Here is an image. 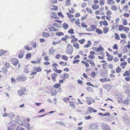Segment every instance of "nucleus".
I'll return each instance as SVG.
<instances>
[{
	"instance_id": "1",
	"label": "nucleus",
	"mask_w": 130,
	"mask_h": 130,
	"mask_svg": "<svg viewBox=\"0 0 130 130\" xmlns=\"http://www.w3.org/2000/svg\"><path fill=\"white\" fill-rule=\"evenodd\" d=\"M73 51V48L72 46L70 44H68L66 48V52L69 55L71 54Z\"/></svg>"
},
{
	"instance_id": "2",
	"label": "nucleus",
	"mask_w": 130,
	"mask_h": 130,
	"mask_svg": "<svg viewBox=\"0 0 130 130\" xmlns=\"http://www.w3.org/2000/svg\"><path fill=\"white\" fill-rule=\"evenodd\" d=\"M26 79V76L23 75H20L17 76L16 80L18 82H23Z\"/></svg>"
},
{
	"instance_id": "3",
	"label": "nucleus",
	"mask_w": 130,
	"mask_h": 130,
	"mask_svg": "<svg viewBox=\"0 0 130 130\" xmlns=\"http://www.w3.org/2000/svg\"><path fill=\"white\" fill-rule=\"evenodd\" d=\"M26 91V90L25 88L24 87H21L20 89L17 91L18 94L21 96L25 94V93Z\"/></svg>"
},
{
	"instance_id": "4",
	"label": "nucleus",
	"mask_w": 130,
	"mask_h": 130,
	"mask_svg": "<svg viewBox=\"0 0 130 130\" xmlns=\"http://www.w3.org/2000/svg\"><path fill=\"white\" fill-rule=\"evenodd\" d=\"M101 127L103 130H110V127L107 124L104 123H102Z\"/></svg>"
},
{
	"instance_id": "5",
	"label": "nucleus",
	"mask_w": 130,
	"mask_h": 130,
	"mask_svg": "<svg viewBox=\"0 0 130 130\" xmlns=\"http://www.w3.org/2000/svg\"><path fill=\"white\" fill-rule=\"evenodd\" d=\"M89 129L92 130H97L98 126L97 125L92 124L89 127Z\"/></svg>"
},
{
	"instance_id": "6",
	"label": "nucleus",
	"mask_w": 130,
	"mask_h": 130,
	"mask_svg": "<svg viewBox=\"0 0 130 130\" xmlns=\"http://www.w3.org/2000/svg\"><path fill=\"white\" fill-rule=\"evenodd\" d=\"M11 62L14 66L17 65L19 62L18 60L15 58L13 59H11Z\"/></svg>"
},
{
	"instance_id": "7",
	"label": "nucleus",
	"mask_w": 130,
	"mask_h": 130,
	"mask_svg": "<svg viewBox=\"0 0 130 130\" xmlns=\"http://www.w3.org/2000/svg\"><path fill=\"white\" fill-rule=\"evenodd\" d=\"M33 69L34 70L38 72H41L42 71V69L40 67H33Z\"/></svg>"
},
{
	"instance_id": "8",
	"label": "nucleus",
	"mask_w": 130,
	"mask_h": 130,
	"mask_svg": "<svg viewBox=\"0 0 130 130\" xmlns=\"http://www.w3.org/2000/svg\"><path fill=\"white\" fill-rule=\"evenodd\" d=\"M111 80L110 79L108 78H103L100 79V81L103 83L107 81H111Z\"/></svg>"
},
{
	"instance_id": "9",
	"label": "nucleus",
	"mask_w": 130,
	"mask_h": 130,
	"mask_svg": "<svg viewBox=\"0 0 130 130\" xmlns=\"http://www.w3.org/2000/svg\"><path fill=\"white\" fill-rule=\"evenodd\" d=\"M92 44L91 41L90 40L87 41V44L84 45V47L85 48H88Z\"/></svg>"
},
{
	"instance_id": "10",
	"label": "nucleus",
	"mask_w": 130,
	"mask_h": 130,
	"mask_svg": "<svg viewBox=\"0 0 130 130\" xmlns=\"http://www.w3.org/2000/svg\"><path fill=\"white\" fill-rule=\"evenodd\" d=\"M103 87L104 88L107 90L108 91H109L111 88V86L109 85H105Z\"/></svg>"
},
{
	"instance_id": "11",
	"label": "nucleus",
	"mask_w": 130,
	"mask_h": 130,
	"mask_svg": "<svg viewBox=\"0 0 130 130\" xmlns=\"http://www.w3.org/2000/svg\"><path fill=\"white\" fill-rule=\"evenodd\" d=\"M88 110L90 112H96L97 111L96 110L94 109L93 108L90 107H88Z\"/></svg>"
},
{
	"instance_id": "12",
	"label": "nucleus",
	"mask_w": 130,
	"mask_h": 130,
	"mask_svg": "<svg viewBox=\"0 0 130 130\" xmlns=\"http://www.w3.org/2000/svg\"><path fill=\"white\" fill-rule=\"evenodd\" d=\"M50 8L51 10L53 11H56L58 9L57 6L53 5H51Z\"/></svg>"
},
{
	"instance_id": "13",
	"label": "nucleus",
	"mask_w": 130,
	"mask_h": 130,
	"mask_svg": "<svg viewBox=\"0 0 130 130\" xmlns=\"http://www.w3.org/2000/svg\"><path fill=\"white\" fill-rule=\"evenodd\" d=\"M92 8L94 10H96L98 9L99 8V6L98 5L94 4L92 5Z\"/></svg>"
},
{
	"instance_id": "14",
	"label": "nucleus",
	"mask_w": 130,
	"mask_h": 130,
	"mask_svg": "<svg viewBox=\"0 0 130 130\" xmlns=\"http://www.w3.org/2000/svg\"><path fill=\"white\" fill-rule=\"evenodd\" d=\"M86 98L87 99L86 100V103L88 105H90L92 103L90 98L88 97H87Z\"/></svg>"
},
{
	"instance_id": "15",
	"label": "nucleus",
	"mask_w": 130,
	"mask_h": 130,
	"mask_svg": "<svg viewBox=\"0 0 130 130\" xmlns=\"http://www.w3.org/2000/svg\"><path fill=\"white\" fill-rule=\"evenodd\" d=\"M24 51H21L20 52V54L19 55L18 57L20 58H22L24 55Z\"/></svg>"
},
{
	"instance_id": "16",
	"label": "nucleus",
	"mask_w": 130,
	"mask_h": 130,
	"mask_svg": "<svg viewBox=\"0 0 130 130\" xmlns=\"http://www.w3.org/2000/svg\"><path fill=\"white\" fill-rule=\"evenodd\" d=\"M109 30V28L108 27H104L103 28V31L104 34H106L108 32Z\"/></svg>"
},
{
	"instance_id": "17",
	"label": "nucleus",
	"mask_w": 130,
	"mask_h": 130,
	"mask_svg": "<svg viewBox=\"0 0 130 130\" xmlns=\"http://www.w3.org/2000/svg\"><path fill=\"white\" fill-rule=\"evenodd\" d=\"M42 36L43 37L47 38L50 36V35L47 32H43L42 34Z\"/></svg>"
},
{
	"instance_id": "18",
	"label": "nucleus",
	"mask_w": 130,
	"mask_h": 130,
	"mask_svg": "<svg viewBox=\"0 0 130 130\" xmlns=\"http://www.w3.org/2000/svg\"><path fill=\"white\" fill-rule=\"evenodd\" d=\"M107 3L109 5H112L114 4L115 2L113 0H108Z\"/></svg>"
},
{
	"instance_id": "19",
	"label": "nucleus",
	"mask_w": 130,
	"mask_h": 130,
	"mask_svg": "<svg viewBox=\"0 0 130 130\" xmlns=\"http://www.w3.org/2000/svg\"><path fill=\"white\" fill-rule=\"evenodd\" d=\"M7 52V51H4L3 50L0 49V56L3 55Z\"/></svg>"
},
{
	"instance_id": "20",
	"label": "nucleus",
	"mask_w": 130,
	"mask_h": 130,
	"mask_svg": "<svg viewBox=\"0 0 130 130\" xmlns=\"http://www.w3.org/2000/svg\"><path fill=\"white\" fill-rule=\"evenodd\" d=\"M2 72L4 73H7L8 71V69L4 67H3L2 69Z\"/></svg>"
},
{
	"instance_id": "21",
	"label": "nucleus",
	"mask_w": 130,
	"mask_h": 130,
	"mask_svg": "<svg viewBox=\"0 0 130 130\" xmlns=\"http://www.w3.org/2000/svg\"><path fill=\"white\" fill-rule=\"evenodd\" d=\"M130 75V72L128 71H126L123 73V75L124 76H129Z\"/></svg>"
},
{
	"instance_id": "22",
	"label": "nucleus",
	"mask_w": 130,
	"mask_h": 130,
	"mask_svg": "<svg viewBox=\"0 0 130 130\" xmlns=\"http://www.w3.org/2000/svg\"><path fill=\"white\" fill-rule=\"evenodd\" d=\"M68 25L66 23H64L62 27L64 29H67L68 28Z\"/></svg>"
},
{
	"instance_id": "23",
	"label": "nucleus",
	"mask_w": 130,
	"mask_h": 130,
	"mask_svg": "<svg viewBox=\"0 0 130 130\" xmlns=\"http://www.w3.org/2000/svg\"><path fill=\"white\" fill-rule=\"evenodd\" d=\"M24 48L25 50L29 51L32 50V48L30 47L29 45H26L24 47Z\"/></svg>"
},
{
	"instance_id": "24",
	"label": "nucleus",
	"mask_w": 130,
	"mask_h": 130,
	"mask_svg": "<svg viewBox=\"0 0 130 130\" xmlns=\"http://www.w3.org/2000/svg\"><path fill=\"white\" fill-rule=\"evenodd\" d=\"M25 126L28 129V130H30L31 129V127L30 126V124L27 122H26V124L25 125Z\"/></svg>"
},
{
	"instance_id": "25",
	"label": "nucleus",
	"mask_w": 130,
	"mask_h": 130,
	"mask_svg": "<svg viewBox=\"0 0 130 130\" xmlns=\"http://www.w3.org/2000/svg\"><path fill=\"white\" fill-rule=\"evenodd\" d=\"M117 8L116 5H112L111 8V9L114 11H116L117 10Z\"/></svg>"
},
{
	"instance_id": "26",
	"label": "nucleus",
	"mask_w": 130,
	"mask_h": 130,
	"mask_svg": "<svg viewBox=\"0 0 130 130\" xmlns=\"http://www.w3.org/2000/svg\"><path fill=\"white\" fill-rule=\"evenodd\" d=\"M55 51V50L53 49V47H52L50 48L48 51L50 53L53 54Z\"/></svg>"
},
{
	"instance_id": "27",
	"label": "nucleus",
	"mask_w": 130,
	"mask_h": 130,
	"mask_svg": "<svg viewBox=\"0 0 130 130\" xmlns=\"http://www.w3.org/2000/svg\"><path fill=\"white\" fill-rule=\"evenodd\" d=\"M73 46L77 49L79 48V45L78 43H77L75 42L73 44Z\"/></svg>"
},
{
	"instance_id": "28",
	"label": "nucleus",
	"mask_w": 130,
	"mask_h": 130,
	"mask_svg": "<svg viewBox=\"0 0 130 130\" xmlns=\"http://www.w3.org/2000/svg\"><path fill=\"white\" fill-rule=\"evenodd\" d=\"M61 86V85L59 83H57L55 84L53 86V87L56 89L58 88L59 87H60Z\"/></svg>"
},
{
	"instance_id": "29",
	"label": "nucleus",
	"mask_w": 130,
	"mask_h": 130,
	"mask_svg": "<svg viewBox=\"0 0 130 130\" xmlns=\"http://www.w3.org/2000/svg\"><path fill=\"white\" fill-rule=\"evenodd\" d=\"M68 32L71 35L74 34V30L72 28H71L70 29L68 30Z\"/></svg>"
},
{
	"instance_id": "30",
	"label": "nucleus",
	"mask_w": 130,
	"mask_h": 130,
	"mask_svg": "<svg viewBox=\"0 0 130 130\" xmlns=\"http://www.w3.org/2000/svg\"><path fill=\"white\" fill-rule=\"evenodd\" d=\"M104 51V48L102 47L101 45H100L99 47L97 48V51Z\"/></svg>"
},
{
	"instance_id": "31",
	"label": "nucleus",
	"mask_w": 130,
	"mask_h": 130,
	"mask_svg": "<svg viewBox=\"0 0 130 130\" xmlns=\"http://www.w3.org/2000/svg\"><path fill=\"white\" fill-rule=\"evenodd\" d=\"M115 39L117 40H119L120 39L119 35L117 33L115 34Z\"/></svg>"
},
{
	"instance_id": "32",
	"label": "nucleus",
	"mask_w": 130,
	"mask_h": 130,
	"mask_svg": "<svg viewBox=\"0 0 130 130\" xmlns=\"http://www.w3.org/2000/svg\"><path fill=\"white\" fill-rule=\"evenodd\" d=\"M53 25L55 27H57L59 28H60L61 27V25L56 23H54L53 24Z\"/></svg>"
},
{
	"instance_id": "33",
	"label": "nucleus",
	"mask_w": 130,
	"mask_h": 130,
	"mask_svg": "<svg viewBox=\"0 0 130 130\" xmlns=\"http://www.w3.org/2000/svg\"><path fill=\"white\" fill-rule=\"evenodd\" d=\"M31 56V53H27L26 56V59H30V58Z\"/></svg>"
},
{
	"instance_id": "34",
	"label": "nucleus",
	"mask_w": 130,
	"mask_h": 130,
	"mask_svg": "<svg viewBox=\"0 0 130 130\" xmlns=\"http://www.w3.org/2000/svg\"><path fill=\"white\" fill-rule=\"evenodd\" d=\"M61 58L63 59L65 61H67L68 60V57L65 55H62L61 57Z\"/></svg>"
},
{
	"instance_id": "35",
	"label": "nucleus",
	"mask_w": 130,
	"mask_h": 130,
	"mask_svg": "<svg viewBox=\"0 0 130 130\" xmlns=\"http://www.w3.org/2000/svg\"><path fill=\"white\" fill-rule=\"evenodd\" d=\"M95 31L99 34H101L103 33L102 31L99 28H96V29Z\"/></svg>"
},
{
	"instance_id": "36",
	"label": "nucleus",
	"mask_w": 130,
	"mask_h": 130,
	"mask_svg": "<svg viewBox=\"0 0 130 130\" xmlns=\"http://www.w3.org/2000/svg\"><path fill=\"white\" fill-rule=\"evenodd\" d=\"M56 35L58 36H60L61 35H63V33L61 32H57L56 34Z\"/></svg>"
},
{
	"instance_id": "37",
	"label": "nucleus",
	"mask_w": 130,
	"mask_h": 130,
	"mask_svg": "<svg viewBox=\"0 0 130 130\" xmlns=\"http://www.w3.org/2000/svg\"><path fill=\"white\" fill-rule=\"evenodd\" d=\"M14 115L12 113H10L8 115L7 117L10 118V119H12L14 116Z\"/></svg>"
},
{
	"instance_id": "38",
	"label": "nucleus",
	"mask_w": 130,
	"mask_h": 130,
	"mask_svg": "<svg viewBox=\"0 0 130 130\" xmlns=\"http://www.w3.org/2000/svg\"><path fill=\"white\" fill-rule=\"evenodd\" d=\"M129 100L126 99L124 101L123 103L124 104L127 105L129 104Z\"/></svg>"
},
{
	"instance_id": "39",
	"label": "nucleus",
	"mask_w": 130,
	"mask_h": 130,
	"mask_svg": "<svg viewBox=\"0 0 130 130\" xmlns=\"http://www.w3.org/2000/svg\"><path fill=\"white\" fill-rule=\"evenodd\" d=\"M69 74L67 73H64L63 74L64 77L63 78L65 79H67L69 77Z\"/></svg>"
},
{
	"instance_id": "40",
	"label": "nucleus",
	"mask_w": 130,
	"mask_h": 130,
	"mask_svg": "<svg viewBox=\"0 0 130 130\" xmlns=\"http://www.w3.org/2000/svg\"><path fill=\"white\" fill-rule=\"evenodd\" d=\"M48 29L50 31H55L56 30L55 28L52 26L51 27H50Z\"/></svg>"
},
{
	"instance_id": "41",
	"label": "nucleus",
	"mask_w": 130,
	"mask_h": 130,
	"mask_svg": "<svg viewBox=\"0 0 130 130\" xmlns=\"http://www.w3.org/2000/svg\"><path fill=\"white\" fill-rule=\"evenodd\" d=\"M53 70L56 73H60L62 71L61 70H58L57 69H53Z\"/></svg>"
},
{
	"instance_id": "42",
	"label": "nucleus",
	"mask_w": 130,
	"mask_h": 130,
	"mask_svg": "<svg viewBox=\"0 0 130 130\" xmlns=\"http://www.w3.org/2000/svg\"><path fill=\"white\" fill-rule=\"evenodd\" d=\"M5 66L4 67H5L6 68L8 69L10 67V64L8 62H6L5 63Z\"/></svg>"
},
{
	"instance_id": "43",
	"label": "nucleus",
	"mask_w": 130,
	"mask_h": 130,
	"mask_svg": "<svg viewBox=\"0 0 130 130\" xmlns=\"http://www.w3.org/2000/svg\"><path fill=\"white\" fill-rule=\"evenodd\" d=\"M116 72L118 73L121 72V69L120 68L119 66H118V67L116 69Z\"/></svg>"
},
{
	"instance_id": "44",
	"label": "nucleus",
	"mask_w": 130,
	"mask_h": 130,
	"mask_svg": "<svg viewBox=\"0 0 130 130\" xmlns=\"http://www.w3.org/2000/svg\"><path fill=\"white\" fill-rule=\"evenodd\" d=\"M119 27V31H121L123 30L124 29V26L122 25H120Z\"/></svg>"
},
{
	"instance_id": "45",
	"label": "nucleus",
	"mask_w": 130,
	"mask_h": 130,
	"mask_svg": "<svg viewBox=\"0 0 130 130\" xmlns=\"http://www.w3.org/2000/svg\"><path fill=\"white\" fill-rule=\"evenodd\" d=\"M66 13L67 14L68 17L69 18L74 17V15H73L70 14L69 13L67 12Z\"/></svg>"
},
{
	"instance_id": "46",
	"label": "nucleus",
	"mask_w": 130,
	"mask_h": 130,
	"mask_svg": "<svg viewBox=\"0 0 130 130\" xmlns=\"http://www.w3.org/2000/svg\"><path fill=\"white\" fill-rule=\"evenodd\" d=\"M105 2L103 0H100V1L99 4L101 6H103L104 5Z\"/></svg>"
},
{
	"instance_id": "47",
	"label": "nucleus",
	"mask_w": 130,
	"mask_h": 130,
	"mask_svg": "<svg viewBox=\"0 0 130 130\" xmlns=\"http://www.w3.org/2000/svg\"><path fill=\"white\" fill-rule=\"evenodd\" d=\"M127 64V63L126 62H121L120 64V66H125Z\"/></svg>"
},
{
	"instance_id": "48",
	"label": "nucleus",
	"mask_w": 130,
	"mask_h": 130,
	"mask_svg": "<svg viewBox=\"0 0 130 130\" xmlns=\"http://www.w3.org/2000/svg\"><path fill=\"white\" fill-rule=\"evenodd\" d=\"M51 93L52 96L55 95L57 93L56 90H55L51 92Z\"/></svg>"
},
{
	"instance_id": "49",
	"label": "nucleus",
	"mask_w": 130,
	"mask_h": 130,
	"mask_svg": "<svg viewBox=\"0 0 130 130\" xmlns=\"http://www.w3.org/2000/svg\"><path fill=\"white\" fill-rule=\"evenodd\" d=\"M41 58L38 57V59L36 61V63L39 64L40 61H41Z\"/></svg>"
},
{
	"instance_id": "50",
	"label": "nucleus",
	"mask_w": 130,
	"mask_h": 130,
	"mask_svg": "<svg viewBox=\"0 0 130 130\" xmlns=\"http://www.w3.org/2000/svg\"><path fill=\"white\" fill-rule=\"evenodd\" d=\"M112 12L109 10H108L106 11V13L108 15H110L112 14Z\"/></svg>"
},
{
	"instance_id": "51",
	"label": "nucleus",
	"mask_w": 130,
	"mask_h": 130,
	"mask_svg": "<svg viewBox=\"0 0 130 130\" xmlns=\"http://www.w3.org/2000/svg\"><path fill=\"white\" fill-rule=\"evenodd\" d=\"M59 63L60 64L63 66H66L67 64V62H64L62 61H61Z\"/></svg>"
},
{
	"instance_id": "52",
	"label": "nucleus",
	"mask_w": 130,
	"mask_h": 130,
	"mask_svg": "<svg viewBox=\"0 0 130 130\" xmlns=\"http://www.w3.org/2000/svg\"><path fill=\"white\" fill-rule=\"evenodd\" d=\"M85 41V39H82L81 40H79L78 42H79L81 44H83Z\"/></svg>"
},
{
	"instance_id": "53",
	"label": "nucleus",
	"mask_w": 130,
	"mask_h": 130,
	"mask_svg": "<svg viewBox=\"0 0 130 130\" xmlns=\"http://www.w3.org/2000/svg\"><path fill=\"white\" fill-rule=\"evenodd\" d=\"M123 24L124 25H127V20L126 19H124L123 20Z\"/></svg>"
},
{
	"instance_id": "54",
	"label": "nucleus",
	"mask_w": 130,
	"mask_h": 130,
	"mask_svg": "<svg viewBox=\"0 0 130 130\" xmlns=\"http://www.w3.org/2000/svg\"><path fill=\"white\" fill-rule=\"evenodd\" d=\"M69 103L70 104V105L71 106H72L73 107V108H75V106L74 105V104L73 103V102H69Z\"/></svg>"
},
{
	"instance_id": "55",
	"label": "nucleus",
	"mask_w": 130,
	"mask_h": 130,
	"mask_svg": "<svg viewBox=\"0 0 130 130\" xmlns=\"http://www.w3.org/2000/svg\"><path fill=\"white\" fill-rule=\"evenodd\" d=\"M113 58V57L111 56H110L108 57L107 58V59L109 61H111Z\"/></svg>"
},
{
	"instance_id": "56",
	"label": "nucleus",
	"mask_w": 130,
	"mask_h": 130,
	"mask_svg": "<svg viewBox=\"0 0 130 130\" xmlns=\"http://www.w3.org/2000/svg\"><path fill=\"white\" fill-rule=\"evenodd\" d=\"M75 10L73 8H71V10H70L69 9V12L70 13H74V11Z\"/></svg>"
},
{
	"instance_id": "57",
	"label": "nucleus",
	"mask_w": 130,
	"mask_h": 130,
	"mask_svg": "<svg viewBox=\"0 0 130 130\" xmlns=\"http://www.w3.org/2000/svg\"><path fill=\"white\" fill-rule=\"evenodd\" d=\"M120 36L121 38H126V35L125 34H121Z\"/></svg>"
},
{
	"instance_id": "58",
	"label": "nucleus",
	"mask_w": 130,
	"mask_h": 130,
	"mask_svg": "<svg viewBox=\"0 0 130 130\" xmlns=\"http://www.w3.org/2000/svg\"><path fill=\"white\" fill-rule=\"evenodd\" d=\"M70 0H67L66 2V5H65V6H66V5L67 6L69 5L70 4Z\"/></svg>"
},
{
	"instance_id": "59",
	"label": "nucleus",
	"mask_w": 130,
	"mask_h": 130,
	"mask_svg": "<svg viewBox=\"0 0 130 130\" xmlns=\"http://www.w3.org/2000/svg\"><path fill=\"white\" fill-rule=\"evenodd\" d=\"M52 14L55 17H54L53 16H52V17H53V18H55V19H56L57 18L56 17V16H57V15L56 13L55 12H53L52 13Z\"/></svg>"
},
{
	"instance_id": "60",
	"label": "nucleus",
	"mask_w": 130,
	"mask_h": 130,
	"mask_svg": "<svg viewBox=\"0 0 130 130\" xmlns=\"http://www.w3.org/2000/svg\"><path fill=\"white\" fill-rule=\"evenodd\" d=\"M86 9L87 12L90 13H92V12L91 9L87 8H86Z\"/></svg>"
},
{
	"instance_id": "61",
	"label": "nucleus",
	"mask_w": 130,
	"mask_h": 130,
	"mask_svg": "<svg viewBox=\"0 0 130 130\" xmlns=\"http://www.w3.org/2000/svg\"><path fill=\"white\" fill-rule=\"evenodd\" d=\"M60 41H58L57 42H56L54 41L53 43H52V44L54 45H56V44H59L60 43Z\"/></svg>"
},
{
	"instance_id": "62",
	"label": "nucleus",
	"mask_w": 130,
	"mask_h": 130,
	"mask_svg": "<svg viewBox=\"0 0 130 130\" xmlns=\"http://www.w3.org/2000/svg\"><path fill=\"white\" fill-rule=\"evenodd\" d=\"M70 100V99L69 98H64L63 100L66 103L67 102V101H68Z\"/></svg>"
},
{
	"instance_id": "63",
	"label": "nucleus",
	"mask_w": 130,
	"mask_h": 130,
	"mask_svg": "<svg viewBox=\"0 0 130 130\" xmlns=\"http://www.w3.org/2000/svg\"><path fill=\"white\" fill-rule=\"evenodd\" d=\"M79 59L74 60L73 62V64L78 63L79 62Z\"/></svg>"
},
{
	"instance_id": "64",
	"label": "nucleus",
	"mask_w": 130,
	"mask_h": 130,
	"mask_svg": "<svg viewBox=\"0 0 130 130\" xmlns=\"http://www.w3.org/2000/svg\"><path fill=\"white\" fill-rule=\"evenodd\" d=\"M81 25L83 27L86 28L87 27V25L85 24V22H82L81 23Z\"/></svg>"
}]
</instances>
